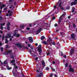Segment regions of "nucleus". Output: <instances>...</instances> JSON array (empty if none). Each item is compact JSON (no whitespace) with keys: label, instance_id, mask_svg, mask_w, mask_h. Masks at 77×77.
Instances as JSON below:
<instances>
[{"label":"nucleus","instance_id":"obj_1","mask_svg":"<svg viewBox=\"0 0 77 77\" xmlns=\"http://www.w3.org/2000/svg\"><path fill=\"white\" fill-rule=\"evenodd\" d=\"M13 36L15 37L16 36V37L18 38L19 36H20V35L18 32H14Z\"/></svg>","mask_w":77,"mask_h":77},{"label":"nucleus","instance_id":"obj_2","mask_svg":"<svg viewBox=\"0 0 77 77\" xmlns=\"http://www.w3.org/2000/svg\"><path fill=\"white\" fill-rule=\"evenodd\" d=\"M62 2H60V3L59 4L58 7H59L60 9H61V10H63L64 8L63 7H62Z\"/></svg>","mask_w":77,"mask_h":77},{"label":"nucleus","instance_id":"obj_3","mask_svg":"<svg viewBox=\"0 0 77 77\" xmlns=\"http://www.w3.org/2000/svg\"><path fill=\"white\" fill-rule=\"evenodd\" d=\"M15 45L17 46V47H20V48H22V47H23V46L21 45V44L20 43H17L15 44Z\"/></svg>","mask_w":77,"mask_h":77},{"label":"nucleus","instance_id":"obj_4","mask_svg":"<svg viewBox=\"0 0 77 77\" xmlns=\"http://www.w3.org/2000/svg\"><path fill=\"white\" fill-rule=\"evenodd\" d=\"M69 72H75V70L73 68H70L69 70Z\"/></svg>","mask_w":77,"mask_h":77},{"label":"nucleus","instance_id":"obj_5","mask_svg":"<svg viewBox=\"0 0 77 77\" xmlns=\"http://www.w3.org/2000/svg\"><path fill=\"white\" fill-rule=\"evenodd\" d=\"M77 4V2H72L70 4V6H72L73 5H75Z\"/></svg>","mask_w":77,"mask_h":77},{"label":"nucleus","instance_id":"obj_6","mask_svg":"<svg viewBox=\"0 0 77 77\" xmlns=\"http://www.w3.org/2000/svg\"><path fill=\"white\" fill-rule=\"evenodd\" d=\"M44 26H42V28H40L38 29L37 30L38 32H39V33H40L41 32V30H42V29H45V28H44Z\"/></svg>","mask_w":77,"mask_h":77},{"label":"nucleus","instance_id":"obj_7","mask_svg":"<svg viewBox=\"0 0 77 77\" xmlns=\"http://www.w3.org/2000/svg\"><path fill=\"white\" fill-rule=\"evenodd\" d=\"M32 52L34 53H35V51H33V50H30L29 51V53L30 54H31V55H32V56H33V53H32Z\"/></svg>","mask_w":77,"mask_h":77},{"label":"nucleus","instance_id":"obj_8","mask_svg":"<svg viewBox=\"0 0 77 77\" xmlns=\"http://www.w3.org/2000/svg\"><path fill=\"white\" fill-rule=\"evenodd\" d=\"M28 39L29 41L30 42H33V38H32V37H30L28 38Z\"/></svg>","mask_w":77,"mask_h":77},{"label":"nucleus","instance_id":"obj_9","mask_svg":"<svg viewBox=\"0 0 77 77\" xmlns=\"http://www.w3.org/2000/svg\"><path fill=\"white\" fill-rule=\"evenodd\" d=\"M8 13H9V16L10 17L12 16V14H13V12H12V11H11L10 10H8Z\"/></svg>","mask_w":77,"mask_h":77},{"label":"nucleus","instance_id":"obj_10","mask_svg":"<svg viewBox=\"0 0 77 77\" xmlns=\"http://www.w3.org/2000/svg\"><path fill=\"white\" fill-rule=\"evenodd\" d=\"M42 67H44V68L45 67L44 66H45V62H44V60H42Z\"/></svg>","mask_w":77,"mask_h":77},{"label":"nucleus","instance_id":"obj_11","mask_svg":"<svg viewBox=\"0 0 77 77\" xmlns=\"http://www.w3.org/2000/svg\"><path fill=\"white\" fill-rule=\"evenodd\" d=\"M43 72L39 73L38 75V77H42V76H43V75H44L43 74Z\"/></svg>","mask_w":77,"mask_h":77},{"label":"nucleus","instance_id":"obj_12","mask_svg":"<svg viewBox=\"0 0 77 77\" xmlns=\"http://www.w3.org/2000/svg\"><path fill=\"white\" fill-rule=\"evenodd\" d=\"M74 49H72L71 50V51L70 52V55H72V54L74 53Z\"/></svg>","mask_w":77,"mask_h":77},{"label":"nucleus","instance_id":"obj_13","mask_svg":"<svg viewBox=\"0 0 77 77\" xmlns=\"http://www.w3.org/2000/svg\"><path fill=\"white\" fill-rule=\"evenodd\" d=\"M71 38L72 39H74L75 38V34L73 33L71 35Z\"/></svg>","mask_w":77,"mask_h":77},{"label":"nucleus","instance_id":"obj_14","mask_svg":"<svg viewBox=\"0 0 77 77\" xmlns=\"http://www.w3.org/2000/svg\"><path fill=\"white\" fill-rule=\"evenodd\" d=\"M36 71L37 72H41V69L40 68H37Z\"/></svg>","mask_w":77,"mask_h":77},{"label":"nucleus","instance_id":"obj_15","mask_svg":"<svg viewBox=\"0 0 77 77\" xmlns=\"http://www.w3.org/2000/svg\"><path fill=\"white\" fill-rule=\"evenodd\" d=\"M41 49H42V48H38L37 49V51L39 52V53H42V51H41Z\"/></svg>","mask_w":77,"mask_h":77},{"label":"nucleus","instance_id":"obj_16","mask_svg":"<svg viewBox=\"0 0 77 77\" xmlns=\"http://www.w3.org/2000/svg\"><path fill=\"white\" fill-rule=\"evenodd\" d=\"M10 56L11 59H14V56L12 54H10Z\"/></svg>","mask_w":77,"mask_h":77},{"label":"nucleus","instance_id":"obj_17","mask_svg":"<svg viewBox=\"0 0 77 77\" xmlns=\"http://www.w3.org/2000/svg\"><path fill=\"white\" fill-rule=\"evenodd\" d=\"M5 6H6V5L5 4H3L2 5H1L0 8V9L2 10L3 8L4 7H5Z\"/></svg>","mask_w":77,"mask_h":77},{"label":"nucleus","instance_id":"obj_18","mask_svg":"<svg viewBox=\"0 0 77 77\" xmlns=\"http://www.w3.org/2000/svg\"><path fill=\"white\" fill-rule=\"evenodd\" d=\"M48 43H49V44H51V42H52L51 39V38H50L48 40Z\"/></svg>","mask_w":77,"mask_h":77},{"label":"nucleus","instance_id":"obj_19","mask_svg":"<svg viewBox=\"0 0 77 77\" xmlns=\"http://www.w3.org/2000/svg\"><path fill=\"white\" fill-rule=\"evenodd\" d=\"M7 36H8V38H11V34H7Z\"/></svg>","mask_w":77,"mask_h":77},{"label":"nucleus","instance_id":"obj_20","mask_svg":"<svg viewBox=\"0 0 77 77\" xmlns=\"http://www.w3.org/2000/svg\"><path fill=\"white\" fill-rule=\"evenodd\" d=\"M20 28H22V29H24V25L22 24L20 26Z\"/></svg>","mask_w":77,"mask_h":77},{"label":"nucleus","instance_id":"obj_21","mask_svg":"<svg viewBox=\"0 0 77 77\" xmlns=\"http://www.w3.org/2000/svg\"><path fill=\"white\" fill-rule=\"evenodd\" d=\"M75 11V8L74 7H73V8H72V10H71V12H72V13H74V11Z\"/></svg>","mask_w":77,"mask_h":77},{"label":"nucleus","instance_id":"obj_22","mask_svg":"<svg viewBox=\"0 0 77 77\" xmlns=\"http://www.w3.org/2000/svg\"><path fill=\"white\" fill-rule=\"evenodd\" d=\"M7 68L8 69V70H10L11 69H12V68L9 67V66H7Z\"/></svg>","mask_w":77,"mask_h":77},{"label":"nucleus","instance_id":"obj_23","mask_svg":"<svg viewBox=\"0 0 77 77\" xmlns=\"http://www.w3.org/2000/svg\"><path fill=\"white\" fill-rule=\"evenodd\" d=\"M11 63H15V59H13V60L11 61Z\"/></svg>","mask_w":77,"mask_h":77},{"label":"nucleus","instance_id":"obj_24","mask_svg":"<svg viewBox=\"0 0 77 77\" xmlns=\"http://www.w3.org/2000/svg\"><path fill=\"white\" fill-rule=\"evenodd\" d=\"M44 38H45V37L44 36H41V40H43L44 39Z\"/></svg>","mask_w":77,"mask_h":77},{"label":"nucleus","instance_id":"obj_25","mask_svg":"<svg viewBox=\"0 0 77 77\" xmlns=\"http://www.w3.org/2000/svg\"><path fill=\"white\" fill-rule=\"evenodd\" d=\"M7 60H6L4 61L3 63V64L4 65H6V64H7Z\"/></svg>","mask_w":77,"mask_h":77},{"label":"nucleus","instance_id":"obj_26","mask_svg":"<svg viewBox=\"0 0 77 77\" xmlns=\"http://www.w3.org/2000/svg\"><path fill=\"white\" fill-rule=\"evenodd\" d=\"M10 25H11V23L10 22H8L7 24V26H9Z\"/></svg>","mask_w":77,"mask_h":77},{"label":"nucleus","instance_id":"obj_27","mask_svg":"<svg viewBox=\"0 0 77 77\" xmlns=\"http://www.w3.org/2000/svg\"><path fill=\"white\" fill-rule=\"evenodd\" d=\"M43 44H45V45H47V44H48L47 42L45 41H43Z\"/></svg>","mask_w":77,"mask_h":77},{"label":"nucleus","instance_id":"obj_28","mask_svg":"<svg viewBox=\"0 0 77 77\" xmlns=\"http://www.w3.org/2000/svg\"><path fill=\"white\" fill-rule=\"evenodd\" d=\"M1 29V30H3V26H2V23L1 24V27H0Z\"/></svg>","mask_w":77,"mask_h":77},{"label":"nucleus","instance_id":"obj_29","mask_svg":"<svg viewBox=\"0 0 77 77\" xmlns=\"http://www.w3.org/2000/svg\"><path fill=\"white\" fill-rule=\"evenodd\" d=\"M60 34L61 35H63L65 34V33L64 32H61L60 33Z\"/></svg>","mask_w":77,"mask_h":77},{"label":"nucleus","instance_id":"obj_30","mask_svg":"<svg viewBox=\"0 0 77 77\" xmlns=\"http://www.w3.org/2000/svg\"><path fill=\"white\" fill-rule=\"evenodd\" d=\"M12 53V51L10 50H9L8 51H7V53L9 54Z\"/></svg>","mask_w":77,"mask_h":77},{"label":"nucleus","instance_id":"obj_31","mask_svg":"<svg viewBox=\"0 0 77 77\" xmlns=\"http://www.w3.org/2000/svg\"><path fill=\"white\" fill-rule=\"evenodd\" d=\"M5 39V35H2V40H4V39Z\"/></svg>","mask_w":77,"mask_h":77},{"label":"nucleus","instance_id":"obj_32","mask_svg":"<svg viewBox=\"0 0 77 77\" xmlns=\"http://www.w3.org/2000/svg\"><path fill=\"white\" fill-rule=\"evenodd\" d=\"M3 54L6 56V55H8V52H7L4 53Z\"/></svg>","mask_w":77,"mask_h":77},{"label":"nucleus","instance_id":"obj_33","mask_svg":"<svg viewBox=\"0 0 77 77\" xmlns=\"http://www.w3.org/2000/svg\"><path fill=\"white\" fill-rule=\"evenodd\" d=\"M5 44H7L8 43V39H5Z\"/></svg>","mask_w":77,"mask_h":77},{"label":"nucleus","instance_id":"obj_34","mask_svg":"<svg viewBox=\"0 0 77 77\" xmlns=\"http://www.w3.org/2000/svg\"><path fill=\"white\" fill-rule=\"evenodd\" d=\"M11 6H10L9 7V9H11L12 8V7H13V5H12L11 4Z\"/></svg>","mask_w":77,"mask_h":77},{"label":"nucleus","instance_id":"obj_35","mask_svg":"<svg viewBox=\"0 0 77 77\" xmlns=\"http://www.w3.org/2000/svg\"><path fill=\"white\" fill-rule=\"evenodd\" d=\"M7 9H8V8L7 7L4 8L3 9L4 11H7Z\"/></svg>","mask_w":77,"mask_h":77},{"label":"nucleus","instance_id":"obj_36","mask_svg":"<svg viewBox=\"0 0 77 77\" xmlns=\"http://www.w3.org/2000/svg\"><path fill=\"white\" fill-rule=\"evenodd\" d=\"M46 70H47V71H48V70H49V67H47L46 68Z\"/></svg>","mask_w":77,"mask_h":77},{"label":"nucleus","instance_id":"obj_37","mask_svg":"<svg viewBox=\"0 0 77 77\" xmlns=\"http://www.w3.org/2000/svg\"><path fill=\"white\" fill-rule=\"evenodd\" d=\"M68 63H66L65 65V66L66 68H67L68 67Z\"/></svg>","mask_w":77,"mask_h":77},{"label":"nucleus","instance_id":"obj_38","mask_svg":"<svg viewBox=\"0 0 77 77\" xmlns=\"http://www.w3.org/2000/svg\"><path fill=\"white\" fill-rule=\"evenodd\" d=\"M73 27H77V26H75V24L74 23L73 24Z\"/></svg>","mask_w":77,"mask_h":77},{"label":"nucleus","instance_id":"obj_39","mask_svg":"<svg viewBox=\"0 0 77 77\" xmlns=\"http://www.w3.org/2000/svg\"><path fill=\"white\" fill-rule=\"evenodd\" d=\"M38 57H36L35 58V61H36V62H38Z\"/></svg>","mask_w":77,"mask_h":77},{"label":"nucleus","instance_id":"obj_40","mask_svg":"<svg viewBox=\"0 0 77 77\" xmlns=\"http://www.w3.org/2000/svg\"><path fill=\"white\" fill-rule=\"evenodd\" d=\"M1 51H3V47H1Z\"/></svg>","mask_w":77,"mask_h":77},{"label":"nucleus","instance_id":"obj_41","mask_svg":"<svg viewBox=\"0 0 77 77\" xmlns=\"http://www.w3.org/2000/svg\"><path fill=\"white\" fill-rule=\"evenodd\" d=\"M58 2H58L56 4V6H57V5H59V2H60V1H59Z\"/></svg>","mask_w":77,"mask_h":77},{"label":"nucleus","instance_id":"obj_42","mask_svg":"<svg viewBox=\"0 0 77 77\" xmlns=\"http://www.w3.org/2000/svg\"><path fill=\"white\" fill-rule=\"evenodd\" d=\"M56 18V17L54 16L52 18V20H54V19H55Z\"/></svg>","mask_w":77,"mask_h":77},{"label":"nucleus","instance_id":"obj_43","mask_svg":"<svg viewBox=\"0 0 77 77\" xmlns=\"http://www.w3.org/2000/svg\"><path fill=\"white\" fill-rule=\"evenodd\" d=\"M51 69L53 71H54V72L55 71V70L54 69H53V68H51Z\"/></svg>","mask_w":77,"mask_h":77},{"label":"nucleus","instance_id":"obj_44","mask_svg":"<svg viewBox=\"0 0 77 77\" xmlns=\"http://www.w3.org/2000/svg\"><path fill=\"white\" fill-rule=\"evenodd\" d=\"M53 75H52V74L51 73L50 74V75H49V76L50 77H53Z\"/></svg>","mask_w":77,"mask_h":77},{"label":"nucleus","instance_id":"obj_45","mask_svg":"<svg viewBox=\"0 0 77 77\" xmlns=\"http://www.w3.org/2000/svg\"><path fill=\"white\" fill-rule=\"evenodd\" d=\"M65 13L63 14L61 16H62V17H65Z\"/></svg>","mask_w":77,"mask_h":77},{"label":"nucleus","instance_id":"obj_46","mask_svg":"<svg viewBox=\"0 0 77 77\" xmlns=\"http://www.w3.org/2000/svg\"><path fill=\"white\" fill-rule=\"evenodd\" d=\"M7 30H10V28H9V26H7Z\"/></svg>","mask_w":77,"mask_h":77},{"label":"nucleus","instance_id":"obj_47","mask_svg":"<svg viewBox=\"0 0 77 77\" xmlns=\"http://www.w3.org/2000/svg\"><path fill=\"white\" fill-rule=\"evenodd\" d=\"M59 21L58 23V24H60V22H61V21H60V20H58Z\"/></svg>","mask_w":77,"mask_h":77},{"label":"nucleus","instance_id":"obj_48","mask_svg":"<svg viewBox=\"0 0 77 77\" xmlns=\"http://www.w3.org/2000/svg\"><path fill=\"white\" fill-rule=\"evenodd\" d=\"M14 68L15 69H18V66H15V67H14Z\"/></svg>","mask_w":77,"mask_h":77},{"label":"nucleus","instance_id":"obj_49","mask_svg":"<svg viewBox=\"0 0 77 77\" xmlns=\"http://www.w3.org/2000/svg\"><path fill=\"white\" fill-rule=\"evenodd\" d=\"M62 17L61 16L59 18V20H61V19H62Z\"/></svg>","mask_w":77,"mask_h":77},{"label":"nucleus","instance_id":"obj_50","mask_svg":"<svg viewBox=\"0 0 77 77\" xmlns=\"http://www.w3.org/2000/svg\"><path fill=\"white\" fill-rule=\"evenodd\" d=\"M3 19V17L2 16H0V21Z\"/></svg>","mask_w":77,"mask_h":77},{"label":"nucleus","instance_id":"obj_51","mask_svg":"<svg viewBox=\"0 0 77 77\" xmlns=\"http://www.w3.org/2000/svg\"><path fill=\"white\" fill-rule=\"evenodd\" d=\"M41 47H42V45H40L38 46V48H41Z\"/></svg>","mask_w":77,"mask_h":77},{"label":"nucleus","instance_id":"obj_52","mask_svg":"<svg viewBox=\"0 0 77 77\" xmlns=\"http://www.w3.org/2000/svg\"><path fill=\"white\" fill-rule=\"evenodd\" d=\"M54 26L55 27H57V23H55L54 24Z\"/></svg>","mask_w":77,"mask_h":77},{"label":"nucleus","instance_id":"obj_53","mask_svg":"<svg viewBox=\"0 0 77 77\" xmlns=\"http://www.w3.org/2000/svg\"><path fill=\"white\" fill-rule=\"evenodd\" d=\"M69 8H70L69 6L67 7H66L67 9H68H68H69Z\"/></svg>","mask_w":77,"mask_h":77},{"label":"nucleus","instance_id":"obj_54","mask_svg":"<svg viewBox=\"0 0 77 77\" xmlns=\"http://www.w3.org/2000/svg\"><path fill=\"white\" fill-rule=\"evenodd\" d=\"M63 57L64 58H66V55H64L63 56Z\"/></svg>","mask_w":77,"mask_h":77},{"label":"nucleus","instance_id":"obj_55","mask_svg":"<svg viewBox=\"0 0 77 77\" xmlns=\"http://www.w3.org/2000/svg\"><path fill=\"white\" fill-rule=\"evenodd\" d=\"M26 29L27 30H30V28H29V27H27L26 28Z\"/></svg>","mask_w":77,"mask_h":77},{"label":"nucleus","instance_id":"obj_56","mask_svg":"<svg viewBox=\"0 0 77 77\" xmlns=\"http://www.w3.org/2000/svg\"><path fill=\"white\" fill-rule=\"evenodd\" d=\"M39 32H38L37 31V32H36V35H38L39 34Z\"/></svg>","mask_w":77,"mask_h":77},{"label":"nucleus","instance_id":"obj_57","mask_svg":"<svg viewBox=\"0 0 77 77\" xmlns=\"http://www.w3.org/2000/svg\"><path fill=\"white\" fill-rule=\"evenodd\" d=\"M2 26H5V23H3L2 24Z\"/></svg>","mask_w":77,"mask_h":77},{"label":"nucleus","instance_id":"obj_58","mask_svg":"<svg viewBox=\"0 0 77 77\" xmlns=\"http://www.w3.org/2000/svg\"><path fill=\"white\" fill-rule=\"evenodd\" d=\"M1 68L2 69V70H3L4 69V68H3V66H1Z\"/></svg>","mask_w":77,"mask_h":77},{"label":"nucleus","instance_id":"obj_59","mask_svg":"<svg viewBox=\"0 0 77 77\" xmlns=\"http://www.w3.org/2000/svg\"><path fill=\"white\" fill-rule=\"evenodd\" d=\"M8 38V36H6L5 37V38H6V39H7V38Z\"/></svg>","mask_w":77,"mask_h":77},{"label":"nucleus","instance_id":"obj_60","mask_svg":"<svg viewBox=\"0 0 77 77\" xmlns=\"http://www.w3.org/2000/svg\"><path fill=\"white\" fill-rule=\"evenodd\" d=\"M52 44L53 45H56V44L55 43H54V42H53V43H52Z\"/></svg>","mask_w":77,"mask_h":77},{"label":"nucleus","instance_id":"obj_61","mask_svg":"<svg viewBox=\"0 0 77 77\" xmlns=\"http://www.w3.org/2000/svg\"><path fill=\"white\" fill-rule=\"evenodd\" d=\"M17 74L19 75H20V72H17Z\"/></svg>","mask_w":77,"mask_h":77},{"label":"nucleus","instance_id":"obj_62","mask_svg":"<svg viewBox=\"0 0 77 77\" xmlns=\"http://www.w3.org/2000/svg\"><path fill=\"white\" fill-rule=\"evenodd\" d=\"M0 33L1 34H2L3 33V31H0Z\"/></svg>","mask_w":77,"mask_h":77},{"label":"nucleus","instance_id":"obj_63","mask_svg":"<svg viewBox=\"0 0 77 77\" xmlns=\"http://www.w3.org/2000/svg\"><path fill=\"white\" fill-rule=\"evenodd\" d=\"M47 55H48H48H50V53L48 52L47 53Z\"/></svg>","mask_w":77,"mask_h":77},{"label":"nucleus","instance_id":"obj_64","mask_svg":"<svg viewBox=\"0 0 77 77\" xmlns=\"http://www.w3.org/2000/svg\"><path fill=\"white\" fill-rule=\"evenodd\" d=\"M54 76L55 77H57V75H56L55 74L54 75Z\"/></svg>","mask_w":77,"mask_h":77}]
</instances>
